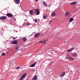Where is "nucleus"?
<instances>
[{
    "label": "nucleus",
    "instance_id": "12",
    "mask_svg": "<svg viewBox=\"0 0 80 80\" xmlns=\"http://www.w3.org/2000/svg\"><path fill=\"white\" fill-rule=\"evenodd\" d=\"M37 76L36 75H35V76L33 77L32 79V80H37Z\"/></svg>",
    "mask_w": 80,
    "mask_h": 80
},
{
    "label": "nucleus",
    "instance_id": "25",
    "mask_svg": "<svg viewBox=\"0 0 80 80\" xmlns=\"http://www.w3.org/2000/svg\"><path fill=\"white\" fill-rule=\"evenodd\" d=\"M72 51L71 50H68L67 51V52H71Z\"/></svg>",
    "mask_w": 80,
    "mask_h": 80
},
{
    "label": "nucleus",
    "instance_id": "10",
    "mask_svg": "<svg viewBox=\"0 0 80 80\" xmlns=\"http://www.w3.org/2000/svg\"><path fill=\"white\" fill-rule=\"evenodd\" d=\"M29 13L30 15H33V10H31L29 11Z\"/></svg>",
    "mask_w": 80,
    "mask_h": 80
},
{
    "label": "nucleus",
    "instance_id": "11",
    "mask_svg": "<svg viewBox=\"0 0 80 80\" xmlns=\"http://www.w3.org/2000/svg\"><path fill=\"white\" fill-rule=\"evenodd\" d=\"M12 44H14V45H17V41H12Z\"/></svg>",
    "mask_w": 80,
    "mask_h": 80
},
{
    "label": "nucleus",
    "instance_id": "5",
    "mask_svg": "<svg viewBox=\"0 0 80 80\" xmlns=\"http://www.w3.org/2000/svg\"><path fill=\"white\" fill-rule=\"evenodd\" d=\"M37 62H35L34 63L32 64V65H30L29 67H35V65L37 64Z\"/></svg>",
    "mask_w": 80,
    "mask_h": 80
},
{
    "label": "nucleus",
    "instance_id": "9",
    "mask_svg": "<svg viewBox=\"0 0 80 80\" xmlns=\"http://www.w3.org/2000/svg\"><path fill=\"white\" fill-rule=\"evenodd\" d=\"M51 15L52 17H55L56 15V13L55 12H53L52 13Z\"/></svg>",
    "mask_w": 80,
    "mask_h": 80
},
{
    "label": "nucleus",
    "instance_id": "20",
    "mask_svg": "<svg viewBox=\"0 0 80 80\" xmlns=\"http://www.w3.org/2000/svg\"><path fill=\"white\" fill-rule=\"evenodd\" d=\"M48 40V39H46L45 41H42V43H45Z\"/></svg>",
    "mask_w": 80,
    "mask_h": 80
},
{
    "label": "nucleus",
    "instance_id": "27",
    "mask_svg": "<svg viewBox=\"0 0 80 80\" xmlns=\"http://www.w3.org/2000/svg\"><path fill=\"white\" fill-rule=\"evenodd\" d=\"M39 43H43V41H39Z\"/></svg>",
    "mask_w": 80,
    "mask_h": 80
},
{
    "label": "nucleus",
    "instance_id": "18",
    "mask_svg": "<svg viewBox=\"0 0 80 80\" xmlns=\"http://www.w3.org/2000/svg\"><path fill=\"white\" fill-rule=\"evenodd\" d=\"M22 39L24 42H25L27 40V38H23Z\"/></svg>",
    "mask_w": 80,
    "mask_h": 80
},
{
    "label": "nucleus",
    "instance_id": "3",
    "mask_svg": "<svg viewBox=\"0 0 80 80\" xmlns=\"http://www.w3.org/2000/svg\"><path fill=\"white\" fill-rule=\"evenodd\" d=\"M7 18V17L4 16H2L0 17V20H5Z\"/></svg>",
    "mask_w": 80,
    "mask_h": 80
},
{
    "label": "nucleus",
    "instance_id": "32",
    "mask_svg": "<svg viewBox=\"0 0 80 80\" xmlns=\"http://www.w3.org/2000/svg\"><path fill=\"white\" fill-rule=\"evenodd\" d=\"M38 0H35V1H38Z\"/></svg>",
    "mask_w": 80,
    "mask_h": 80
},
{
    "label": "nucleus",
    "instance_id": "14",
    "mask_svg": "<svg viewBox=\"0 0 80 80\" xmlns=\"http://www.w3.org/2000/svg\"><path fill=\"white\" fill-rule=\"evenodd\" d=\"M19 47H19V46H18V45L16 46V47H15L16 50H18V49H19Z\"/></svg>",
    "mask_w": 80,
    "mask_h": 80
},
{
    "label": "nucleus",
    "instance_id": "29",
    "mask_svg": "<svg viewBox=\"0 0 80 80\" xmlns=\"http://www.w3.org/2000/svg\"><path fill=\"white\" fill-rule=\"evenodd\" d=\"M20 67H17V68H16L17 69H19V68H20Z\"/></svg>",
    "mask_w": 80,
    "mask_h": 80
},
{
    "label": "nucleus",
    "instance_id": "15",
    "mask_svg": "<svg viewBox=\"0 0 80 80\" xmlns=\"http://www.w3.org/2000/svg\"><path fill=\"white\" fill-rule=\"evenodd\" d=\"M15 1L16 3L17 4H19V3H20V1H19V0H16Z\"/></svg>",
    "mask_w": 80,
    "mask_h": 80
},
{
    "label": "nucleus",
    "instance_id": "23",
    "mask_svg": "<svg viewBox=\"0 0 80 80\" xmlns=\"http://www.w3.org/2000/svg\"><path fill=\"white\" fill-rule=\"evenodd\" d=\"M69 59L70 60H74V58H72L71 57H70Z\"/></svg>",
    "mask_w": 80,
    "mask_h": 80
},
{
    "label": "nucleus",
    "instance_id": "21",
    "mask_svg": "<svg viewBox=\"0 0 80 80\" xmlns=\"http://www.w3.org/2000/svg\"><path fill=\"white\" fill-rule=\"evenodd\" d=\"M43 4L45 6H46V7H47V4H46V3H45V1H44V2H43Z\"/></svg>",
    "mask_w": 80,
    "mask_h": 80
},
{
    "label": "nucleus",
    "instance_id": "8",
    "mask_svg": "<svg viewBox=\"0 0 80 80\" xmlns=\"http://www.w3.org/2000/svg\"><path fill=\"white\" fill-rule=\"evenodd\" d=\"M70 12L69 11H68L66 12L65 13V16H67V15H70Z\"/></svg>",
    "mask_w": 80,
    "mask_h": 80
},
{
    "label": "nucleus",
    "instance_id": "33",
    "mask_svg": "<svg viewBox=\"0 0 80 80\" xmlns=\"http://www.w3.org/2000/svg\"><path fill=\"white\" fill-rule=\"evenodd\" d=\"M67 42V41H65V42H64V43H65V42Z\"/></svg>",
    "mask_w": 80,
    "mask_h": 80
},
{
    "label": "nucleus",
    "instance_id": "31",
    "mask_svg": "<svg viewBox=\"0 0 80 80\" xmlns=\"http://www.w3.org/2000/svg\"><path fill=\"white\" fill-rule=\"evenodd\" d=\"M27 25H30V24H29V23H27Z\"/></svg>",
    "mask_w": 80,
    "mask_h": 80
},
{
    "label": "nucleus",
    "instance_id": "1",
    "mask_svg": "<svg viewBox=\"0 0 80 80\" xmlns=\"http://www.w3.org/2000/svg\"><path fill=\"white\" fill-rule=\"evenodd\" d=\"M27 76L26 73H24L19 78L20 80H22L24 78H25Z\"/></svg>",
    "mask_w": 80,
    "mask_h": 80
},
{
    "label": "nucleus",
    "instance_id": "6",
    "mask_svg": "<svg viewBox=\"0 0 80 80\" xmlns=\"http://www.w3.org/2000/svg\"><path fill=\"white\" fill-rule=\"evenodd\" d=\"M40 35V33L39 32H38L35 34V35H34V37H38Z\"/></svg>",
    "mask_w": 80,
    "mask_h": 80
},
{
    "label": "nucleus",
    "instance_id": "2",
    "mask_svg": "<svg viewBox=\"0 0 80 80\" xmlns=\"http://www.w3.org/2000/svg\"><path fill=\"white\" fill-rule=\"evenodd\" d=\"M35 12L36 14L37 15H38L40 14V10H39V9L38 8L36 9Z\"/></svg>",
    "mask_w": 80,
    "mask_h": 80
},
{
    "label": "nucleus",
    "instance_id": "7",
    "mask_svg": "<svg viewBox=\"0 0 80 80\" xmlns=\"http://www.w3.org/2000/svg\"><path fill=\"white\" fill-rule=\"evenodd\" d=\"M70 4L71 5H76V4H77V2H71L70 3Z\"/></svg>",
    "mask_w": 80,
    "mask_h": 80
},
{
    "label": "nucleus",
    "instance_id": "13",
    "mask_svg": "<svg viewBox=\"0 0 80 80\" xmlns=\"http://www.w3.org/2000/svg\"><path fill=\"white\" fill-rule=\"evenodd\" d=\"M65 72H63L60 74V76L61 77H63V76L65 75Z\"/></svg>",
    "mask_w": 80,
    "mask_h": 80
},
{
    "label": "nucleus",
    "instance_id": "19",
    "mask_svg": "<svg viewBox=\"0 0 80 80\" xmlns=\"http://www.w3.org/2000/svg\"><path fill=\"white\" fill-rule=\"evenodd\" d=\"M47 15H44L43 17V18H44V19H46V18H47Z\"/></svg>",
    "mask_w": 80,
    "mask_h": 80
},
{
    "label": "nucleus",
    "instance_id": "16",
    "mask_svg": "<svg viewBox=\"0 0 80 80\" xmlns=\"http://www.w3.org/2000/svg\"><path fill=\"white\" fill-rule=\"evenodd\" d=\"M77 54L75 53H73L72 54V57H77Z\"/></svg>",
    "mask_w": 80,
    "mask_h": 80
},
{
    "label": "nucleus",
    "instance_id": "17",
    "mask_svg": "<svg viewBox=\"0 0 80 80\" xmlns=\"http://www.w3.org/2000/svg\"><path fill=\"white\" fill-rule=\"evenodd\" d=\"M73 20H74L73 18H71L69 21L70 23V22H72V21H73Z\"/></svg>",
    "mask_w": 80,
    "mask_h": 80
},
{
    "label": "nucleus",
    "instance_id": "28",
    "mask_svg": "<svg viewBox=\"0 0 80 80\" xmlns=\"http://www.w3.org/2000/svg\"><path fill=\"white\" fill-rule=\"evenodd\" d=\"M70 57H66V58H68V59H70Z\"/></svg>",
    "mask_w": 80,
    "mask_h": 80
},
{
    "label": "nucleus",
    "instance_id": "4",
    "mask_svg": "<svg viewBox=\"0 0 80 80\" xmlns=\"http://www.w3.org/2000/svg\"><path fill=\"white\" fill-rule=\"evenodd\" d=\"M7 16L8 17H10V18H12V17H13V14L10 13H8L7 14Z\"/></svg>",
    "mask_w": 80,
    "mask_h": 80
},
{
    "label": "nucleus",
    "instance_id": "22",
    "mask_svg": "<svg viewBox=\"0 0 80 80\" xmlns=\"http://www.w3.org/2000/svg\"><path fill=\"white\" fill-rule=\"evenodd\" d=\"M2 56H5V53H3L2 54Z\"/></svg>",
    "mask_w": 80,
    "mask_h": 80
},
{
    "label": "nucleus",
    "instance_id": "30",
    "mask_svg": "<svg viewBox=\"0 0 80 80\" xmlns=\"http://www.w3.org/2000/svg\"><path fill=\"white\" fill-rule=\"evenodd\" d=\"M17 38V37L15 38H12V39H15L16 38Z\"/></svg>",
    "mask_w": 80,
    "mask_h": 80
},
{
    "label": "nucleus",
    "instance_id": "26",
    "mask_svg": "<svg viewBox=\"0 0 80 80\" xmlns=\"http://www.w3.org/2000/svg\"><path fill=\"white\" fill-rule=\"evenodd\" d=\"M34 22H38V21H37V19L34 20Z\"/></svg>",
    "mask_w": 80,
    "mask_h": 80
},
{
    "label": "nucleus",
    "instance_id": "34",
    "mask_svg": "<svg viewBox=\"0 0 80 80\" xmlns=\"http://www.w3.org/2000/svg\"><path fill=\"white\" fill-rule=\"evenodd\" d=\"M16 0H14V1H15Z\"/></svg>",
    "mask_w": 80,
    "mask_h": 80
},
{
    "label": "nucleus",
    "instance_id": "24",
    "mask_svg": "<svg viewBox=\"0 0 80 80\" xmlns=\"http://www.w3.org/2000/svg\"><path fill=\"white\" fill-rule=\"evenodd\" d=\"M74 48H75L73 47V48H71V51H72V50H73L74 49Z\"/></svg>",
    "mask_w": 80,
    "mask_h": 80
}]
</instances>
